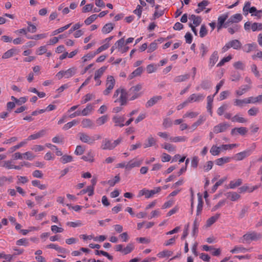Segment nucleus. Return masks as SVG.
Segmentation results:
<instances>
[{
    "instance_id": "obj_1",
    "label": "nucleus",
    "mask_w": 262,
    "mask_h": 262,
    "mask_svg": "<svg viewBox=\"0 0 262 262\" xmlns=\"http://www.w3.org/2000/svg\"><path fill=\"white\" fill-rule=\"evenodd\" d=\"M128 98V95L126 91L121 88L117 89L114 92L113 98L114 102H119L121 106L126 105Z\"/></svg>"
},
{
    "instance_id": "obj_2",
    "label": "nucleus",
    "mask_w": 262,
    "mask_h": 262,
    "mask_svg": "<svg viewBox=\"0 0 262 262\" xmlns=\"http://www.w3.org/2000/svg\"><path fill=\"white\" fill-rule=\"evenodd\" d=\"M262 235L260 233L255 231L248 232L244 234L242 238L241 242L243 243H250L252 241H257L260 239Z\"/></svg>"
},
{
    "instance_id": "obj_3",
    "label": "nucleus",
    "mask_w": 262,
    "mask_h": 262,
    "mask_svg": "<svg viewBox=\"0 0 262 262\" xmlns=\"http://www.w3.org/2000/svg\"><path fill=\"white\" fill-rule=\"evenodd\" d=\"M79 140L83 143H87L89 145H92L95 143L97 140L101 138L99 135H95L94 136H91L87 133L80 132L78 134Z\"/></svg>"
},
{
    "instance_id": "obj_4",
    "label": "nucleus",
    "mask_w": 262,
    "mask_h": 262,
    "mask_svg": "<svg viewBox=\"0 0 262 262\" xmlns=\"http://www.w3.org/2000/svg\"><path fill=\"white\" fill-rule=\"evenodd\" d=\"M142 89L141 84H138L132 86L128 90L127 93L128 98L130 100H134L140 97L142 93L140 91Z\"/></svg>"
},
{
    "instance_id": "obj_5",
    "label": "nucleus",
    "mask_w": 262,
    "mask_h": 262,
    "mask_svg": "<svg viewBox=\"0 0 262 262\" xmlns=\"http://www.w3.org/2000/svg\"><path fill=\"white\" fill-rule=\"evenodd\" d=\"M77 69L75 67H72L67 70H61L56 74V77L60 80L63 78L69 79L73 77L76 73Z\"/></svg>"
},
{
    "instance_id": "obj_6",
    "label": "nucleus",
    "mask_w": 262,
    "mask_h": 262,
    "mask_svg": "<svg viewBox=\"0 0 262 262\" xmlns=\"http://www.w3.org/2000/svg\"><path fill=\"white\" fill-rule=\"evenodd\" d=\"M116 81L113 76H108L106 78L105 82V89L103 91V94L104 96L109 95L115 87Z\"/></svg>"
},
{
    "instance_id": "obj_7",
    "label": "nucleus",
    "mask_w": 262,
    "mask_h": 262,
    "mask_svg": "<svg viewBox=\"0 0 262 262\" xmlns=\"http://www.w3.org/2000/svg\"><path fill=\"white\" fill-rule=\"evenodd\" d=\"M161 190V188L160 187H156L150 190L144 188L139 191L138 196L141 197V196L145 195L146 198L148 199L152 197L154 194L159 192Z\"/></svg>"
},
{
    "instance_id": "obj_8",
    "label": "nucleus",
    "mask_w": 262,
    "mask_h": 262,
    "mask_svg": "<svg viewBox=\"0 0 262 262\" xmlns=\"http://www.w3.org/2000/svg\"><path fill=\"white\" fill-rule=\"evenodd\" d=\"M135 247L133 243L128 244L125 248L123 245L118 244L115 246V249L116 251L121 252L123 255H126L131 253L134 249Z\"/></svg>"
},
{
    "instance_id": "obj_9",
    "label": "nucleus",
    "mask_w": 262,
    "mask_h": 262,
    "mask_svg": "<svg viewBox=\"0 0 262 262\" xmlns=\"http://www.w3.org/2000/svg\"><path fill=\"white\" fill-rule=\"evenodd\" d=\"M143 159L137 158H134L127 162V168L128 170H131L135 167H139L142 164Z\"/></svg>"
},
{
    "instance_id": "obj_10",
    "label": "nucleus",
    "mask_w": 262,
    "mask_h": 262,
    "mask_svg": "<svg viewBox=\"0 0 262 262\" xmlns=\"http://www.w3.org/2000/svg\"><path fill=\"white\" fill-rule=\"evenodd\" d=\"M157 145V140L152 135L149 136L145 140L143 146L144 148H147Z\"/></svg>"
},
{
    "instance_id": "obj_11",
    "label": "nucleus",
    "mask_w": 262,
    "mask_h": 262,
    "mask_svg": "<svg viewBox=\"0 0 262 262\" xmlns=\"http://www.w3.org/2000/svg\"><path fill=\"white\" fill-rule=\"evenodd\" d=\"M229 126V125L227 123H220L214 126L213 129V133L215 134H219L220 133L224 132Z\"/></svg>"
},
{
    "instance_id": "obj_12",
    "label": "nucleus",
    "mask_w": 262,
    "mask_h": 262,
    "mask_svg": "<svg viewBox=\"0 0 262 262\" xmlns=\"http://www.w3.org/2000/svg\"><path fill=\"white\" fill-rule=\"evenodd\" d=\"M205 97V96L202 94H193L188 97L187 100L189 103L192 102H200L203 101Z\"/></svg>"
},
{
    "instance_id": "obj_13",
    "label": "nucleus",
    "mask_w": 262,
    "mask_h": 262,
    "mask_svg": "<svg viewBox=\"0 0 262 262\" xmlns=\"http://www.w3.org/2000/svg\"><path fill=\"white\" fill-rule=\"evenodd\" d=\"M94 157L95 152L92 150H90L85 155L81 157V159L84 161L92 163L95 161Z\"/></svg>"
},
{
    "instance_id": "obj_14",
    "label": "nucleus",
    "mask_w": 262,
    "mask_h": 262,
    "mask_svg": "<svg viewBox=\"0 0 262 262\" xmlns=\"http://www.w3.org/2000/svg\"><path fill=\"white\" fill-rule=\"evenodd\" d=\"M46 134V129H41L39 132L35 133L33 134L30 135L28 138V140H36L39 139L41 137H42Z\"/></svg>"
},
{
    "instance_id": "obj_15",
    "label": "nucleus",
    "mask_w": 262,
    "mask_h": 262,
    "mask_svg": "<svg viewBox=\"0 0 262 262\" xmlns=\"http://www.w3.org/2000/svg\"><path fill=\"white\" fill-rule=\"evenodd\" d=\"M101 148L103 150H112L113 149L112 142L108 139H104L102 142Z\"/></svg>"
},
{
    "instance_id": "obj_16",
    "label": "nucleus",
    "mask_w": 262,
    "mask_h": 262,
    "mask_svg": "<svg viewBox=\"0 0 262 262\" xmlns=\"http://www.w3.org/2000/svg\"><path fill=\"white\" fill-rule=\"evenodd\" d=\"M250 155L251 152L249 150H245L235 154L234 159L237 161H241Z\"/></svg>"
},
{
    "instance_id": "obj_17",
    "label": "nucleus",
    "mask_w": 262,
    "mask_h": 262,
    "mask_svg": "<svg viewBox=\"0 0 262 262\" xmlns=\"http://www.w3.org/2000/svg\"><path fill=\"white\" fill-rule=\"evenodd\" d=\"M243 16L241 14L237 13L231 16L226 22V24L237 23L242 20Z\"/></svg>"
},
{
    "instance_id": "obj_18",
    "label": "nucleus",
    "mask_w": 262,
    "mask_h": 262,
    "mask_svg": "<svg viewBox=\"0 0 262 262\" xmlns=\"http://www.w3.org/2000/svg\"><path fill=\"white\" fill-rule=\"evenodd\" d=\"M46 248L49 249H54L60 253L63 254L67 252V251L66 249L61 247L59 246L58 245L55 244H50L49 245H48L46 246Z\"/></svg>"
},
{
    "instance_id": "obj_19",
    "label": "nucleus",
    "mask_w": 262,
    "mask_h": 262,
    "mask_svg": "<svg viewBox=\"0 0 262 262\" xmlns=\"http://www.w3.org/2000/svg\"><path fill=\"white\" fill-rule=\"evenodd\" d=\"M219 59L218 53L217 51H214L209 58V66L212 68L214 66Z\"/></svg>"
},
{
    "instance_id": "obj_20",
    "label": "nucleus",
    "mask_w": 262,
    "mask_h": 262,
    "mask_svg": "<svg viewBox=\"0 0 262 262\" xmlns=\"http://www.w3.org/2000/svg\"><path fill=\"white\" fill-rule=\"evenodd\" d=\"M94 110V106L91 104H88L86 107L80 111L81 116H86L91 114Z\"/></svg>"
},
{
    "instance_id": "obj_21",
    "label": "nucleus",
    "mask_w": 262,
    "mask_h": 262,
    "mask_svg": "<svg viewBox=\"0 0 262 262\" xmlns=\"http://www.w3.org/2000/svg\"><path fill=\"white\" fill-rule=\"evenodd\" d=\"M113 120L116 126H119L122 127L124 126V124L123 123L124 118L123 117L116 116L113 118Z\"/></svg>"
},
{
    "instance_id": "obj_22",
    "label": "nucleus",
    "mask_w": 262,
    "mask_h": 262,
    "mask_svg": "<svg viewBox=\"0 0 262 262\" xmlns=\"http://www.w3.org/2000/svg\"><path fill=\"white\" fill-rule=\"evenodd\" d=\"M162 99L161 96H156L151 98L146 103V107H149L155 104L158 101Z\"/></svg>"
},
{
    "instance_id": "obj_23",
    "label": "nucleus",
    "mask_w": 262,
    "mask_h": 262,
    "mask_svg": "<svg viewBox=\"0 0 262 262\" xmlns=\"http://www.w3.org/2000/svg\"><path fill=\"white\" fill-rule=\"evenodd\" d=\"M81 126L83 128H92L94 127V124L91 119L84 118L81 121Z\"/></svg>"
},
{
    "instance_id": "obj_24",
    "label": "nucleus",
    "mask_w": 262,
    "mask_h": 262,
    "mask_svg": "<svg viewBox=\"0 0 262 262\" xmlns=\"http://www.w3.org/2000/svg\"><path fill=\"white\" fill-rule=\"evenodd\" d=\"M4 166L8 169H15L17 170H19L21 169V166L18 165H15L13 163V162L12 160H8L5 161Z\"/></svg>"
},
{
    "instance_id": "obj_25",
    "label": "nucleus",
    "mask_w": 262,
    "mask_h": 262,
    "mask_svg": "<svg viewBox=\"0 0 262 262\" xmlns=\"http://www.w3.org/2000/svg\"><path fill=\"white\" fill-rule=\"evenodd\" d=\"M251 89V85H245L242 86L239 89L235 91V94L237 96H240L248 91Z\"/></svg>"
},
{
    "instance_id": "obj_26",
    "label": "nucleus",
    "mask_w": 262,
    "mask_h": 262,
    "mask_svg": "<svg viewBox=\"0 0 262 262\" xmlns=\"http://www.w3.org/2000/svg\"><path fill=\"white\" fill-rule=\"evenodd\" d=\"M173 254V252L168 250H164L162 251L159 252L157 254V256L160 258L169 257Z\"/></svg>"
},
{
    "instance_id": "obj_27",
    "label": "nucleus",
    "mask_w": 262,
    "mask_h": 262,
    "mask_svg": "<svg viewBox=\"0 0 262 262\" xmlns=\"http://www.w3.org/2000/svg\"><path fill=\"white\" fill-rule=\"evenodd\" d=\"M187 140V138L186 136L170 137L169 138V141L174 143L184 142Z\"/></svg>"
},
{
    "instance_id": "obj_28",
    "label": "nucleus",
    "mask_w": 262,
    "mask_h": 262,
    "mask_svg": "<svg viewBox=\"0 0 262 262\" xmlns=\"http://www.w3.org/2000/svg\"><path fill=\"white\" fill-rule=\"evenodd\" d=\"M230 48H232L235 50L240 49L242 47L241 42L237 39H234L228 42Z\"/></svg>"
},
{
    "instance_id": "obj_29",
    "label": "nucleus",
    "mask_w": 262,
    "mask_h": 262,
    "mask_svg": "<svg viewBox=\"0 0 262 262\" xmlns=\"http://www.w3.org/2000/svg\"><path fill=\"white\" fill-rule=\"evenodd\" d=\"M214 96V95L208 96L207 98V110L211 116H212V114H213L212 110V102L213 101Z\"/></svg>"
},
{
    "instance_id": "obj_30",
    "label": "nucleus",
    "mask_w": 262,
    "mask_h": 262,
    "mask_svg": "<svg viewBox=\"0 0 262 262\" xmlns=\"http://www.w3.org/2000/svg\"><path fill=\"white\" fill-rule=\"evenodd\" d=\"M231 158L228 157H224L217 159L215 161V164L219 166H222L225 163L229 162Z\"/></svg>"
},
{
    "instance_id": "obj_31",
    "label": "nucleus",
    "mask_w": 262,
    "mask_h": 262,
    "mask_svg": "<svg viewBox=\"0 0 262 262\" xmlns=\"http://www.w3.org/2000/svg\"><path fill=\"white\" fill-rule=\"evenodd\" d=\"M208 4V2L206 0L203 1L202 2L199 3L198 5V8L195 10V12L196 13H200L205 8V7H206Z\"/></svg>"
},
{
    "instance_id": "obj_32",
    "label": "nucleus",
    "mask_w": 262,
    "mask_h": 262,
    "mask_svg": "<svg viewBox=\"0 0 262 262\" xmlns=\"http://www.w3.org/2000/svg\"><path fill=\"white\" fill-rule=\"evenodd\" d=\"M143 71V69L142 67H138L129 75V79H132L136 76H140L142 73Z\"/></svg>"
},
{
    "instance_id": "obj_33",
    "label": "nucleus",
    "mask_w": 262,
    "mask_h": 262,
    "mask_svg": "<svg viewBox=\"0 0 262 262\" xmlns=\"http://www.w3.org/2000/svg\"><path fill=\"white\" fill-rule=\"evenodd\" d=\"M248 101V98L243 99H235L234 100V105L242 107L244 104H249Z\"/></svg>"
},
{
    "instance_id": "obj_34",
    "label": "nucleus",
    "mask_w": 262,
    "mask_h": 262,
    "mask_svg": "<svg viewBox=\"0 0 262 262\" xmlns=\"http://www.w3.org/2000/svg\"><path fill=\"white\" fill-rule=\"evenodd\" d=\"M235 131H236L239 134L241 135H245L247 133L248 130L247 128L244 127L234 128L232 129L231 134L232 135H234Z\"/></svg>"
},
{
    "instance_id": "obj_35",
    "label": "nucleus",
    "mask_w": 262,
    "mask_h": 262,
    "mask_svg": "<svg viewBox=\"0 0 262 262\" xmlns=\"http://www.w3.org/2000/svg\"><path fill=\"white\" fill-rule=\"evenodd\" d=\"M220 213H216L215 215L212 216L209 218L206 222V225L207 227H210L213 224H214L220 217Z\"/></svg>"
},
{
    "instance_id": "obj_36",
    "label": "nucleus",
    "mask_w": 262,
    "mask_h": 262,
    "mask_svg": "<svg viewBox=\"0 0 262 262\" xmlns=\"http://www.w3.org/2000/svg\"><path fill=\"white\" fill-rule=\"evenodd\" d=\"M15 54H16V50L14 49H11L3 54L2 58L8 59L12 57Z\"/></svg>"
},
{
    "instance_id": "obj_37",
    "label": "nucleus",
    "mask_w": 262,
    "mask_h": 262,
    "mask_svg": "<svg viewBox=\"0 0 262 262\" xmlns=\"http://www.w3.org/2000/svg\"><path fill=\"white\" fill-rule=\"evenodd\" d=\"M190 77V75L188 74L180 75L176 76L174 79L173 81L174 82H181L185 81L186 80L189 79Z\"/></svg>"
},
{
    "instance_id": "obj_38",
    "label": "nucleus",
    "mask_w": 262,
    "mask_h": 262,
    "mask_svg": "<svg viewBox=\"0 0 262 262\" xmlns=\"http://www.w3.org/2000/svg\"><path fill=\"white\" fill-rule=\"evenodd\" d=\"M221 151V146H217L216 145H213L210 149V152L213 156L219 155Z\"/></svg>"
},
{
    "instance_id": "obj_39",
    "label": "nucleus",
    "mask_w": 262,
    "mask_h": 262,
    "mask_svg": "<svg viewBox=\"0 0 262 262\" xmlns=\"http://www.w3.org/2000/svg\"><path fill=\"white\" fill-rule=\"evenodd\" d=\"M114 28L113 25L112 23L105 24L102 29V32L104 34H107L111 32Z\"/></svg>"
},
{
    "instance_id": "obj_40",
    "label": "nucleus",
    "mask_w": 262,
    "mask_h": 262,
    "mask_svg": "<svg viewBox=\"0 0 262 262\" xmlns=\"http://www.w3.org/2000/svg\"><path fill=\"white\" fill-rule=\"evenodd\" d=\"M107 67L103 66L96 70L95 72L94 77L97 78H100L103 75L105 70L107 69Z\"/></svg>"
},
{
    "instance_id": "obj_41",
    "label": "nucleus",
    "mask_w": 262,
    "mask_h": 262,
    "mask_svg": "<svg viewBox=\"0 0 262 262\" xmlns=\"http://www.w3.org/2000/svg\"><path fill=\"white\" fill-rule=\"evenodd\" d=\"M227 196L232 201H235L240 198V195L236 192H228Z\"/></svg>"
},
{
    "instance_id": "obj_42",
    "label": "nucleus",
    "mask_w": 262,
    "mask_h": 262,
    "mask_svg": "<svg viewBox=\"0 0 262 262\" xmlns=\"http://www.w3.org/2000/svg\"><path fill=\"white\" fill-rule=\"evenodd\" d=\"M162 147L167 150L168 152H173L176 150V147L171 144L164 143L161 145Z\"/></svg>"
},
{
    "instance_id": "obj_43",
    "label": "nucleus",
    "mask_w": 262,
    "mask_h": 262,
    "mask_svg": "<svg viewBox=\"0 0 262 262\" xmlns=\"http://www.w3.org/2000/svg\"><path fill=\"white\" fill-rule=\"evenodd\" d=\"M242 184V180L241 179H238L235 180L231 181L229 183V187L231 189L235 188V187L240 186Z\"/></svg>"
},
{
    "instance_id": "obj_44",
    "label": "nucleus",
    "mask_w": 262,
    "mask_h": 262,
    "mask_svg": "<svg viewBox=\"0 0 262 262\" xmlns=\"http://www.w3.org/2000/svg\"><path fill=\"white\" fill-rule=\"evenodd\" d=\"M190 19L193 21V23L195 26H199L202 21V19L200 16H196L193 14L190 16Z\"/></svg>"
},
{
    "instance_id": "obj_45",
    "label": "nucleus",
    "mask_w": 262,
    "mask_h": 262,
    "mask_svg": "<svg viewBox=\"0 0 262 262\" xmlns=\"http://www.w3.org/2000/svg\"><path fill=\"white\" fill-rule=\"evenodd\" d=\"M79 123V121L76 119H74L72 120L71 122H69L67 123V124H64L63 127V129L64 130H68L71 127H72L73 126L77 125Z\"/></svg>"
},
{
    "instance_id": "obj_46",
    "label": "nucleus",
    "mask_w": 262,
    "mask_h": 262,
    "mask_svg": "<svg viewBox=\"0 0 262 262\" xmlns=\"http://www.w3.org/2000/svg\"><path fill=\"white\" fill-rule=\"evenodd\" d=\"M256 44L255 43H248L245 46L244 51L246 53H249L256 48Z\"/></svg>"
},
{
    "instance_id": "obj_47",
    "label": "nucleus",
    "mask_w": 262,
    "mask_h": 262,
    "mask_svg": "<svg viewBox=\"0 0 262 262\" xmlns=\"http://www.w3.org/2000/svg\"><path fill=\"white\" fill-rule=\"evenodd\" d=\"M71 25V24H69L62 27L59 28L58 29L53 31L52 33V35L54 36L60 33L63 32L64 30L68 29L70 27Z\"/></svg>"
},
{
    "instance_id": "obj_48",
    "label": "nucleus",
    "mask_w": 262,
    "mask_h": 262,
    "mask_svg": "<svg viewBox=\"0 0 262 262\" xmlns=\"http://www.w3.org/2000/svg\"><path fill=\"white\" fill-rule=\"evenodd\" d=\"M32 184L33 186L37 187L40 190H45L47 188V185L45 184H41L39 180H35L32 181Z\"/></svg>"
},
{
    "instance_id": "obj_49",
    "label": "nucleus",
    "mask_w": 262,
    "mask_h": 262,
    "mask_svg": "<svg viewBox=\"0 0 262 262\" xmlns=\"http://www.w3.org/2000/svg\"><path fill=\"white\" fill-rule=\"evenodd\" d=\"M108 120L107 115H103L96 120V123L98 125H102L106 122Z\"/></svg>"
},
{
    "instance_id": "obj_50",
    "label": "nucleus",
    "mask_w": 262,
    "mask_h": 262,
    "mask_svg": "<svg viewBox=\"0 0 262 262\" xmlns=\"http://www.w3.org/2000/svg\"><path fill=\"white\" fill-rule=\"evenodd\" d=\"M246 251H247V249L242 246H235L230 251L232 253H236L239 252L244 253Z\"/></svg>"
},
{
    "instance_id": "obj_51",
    "label": "nucleus",
    "mask_w": 262,
    "mask_h": 262,
    "mask_svg": "<svg viewBox=\"0 0 262 262\" xmlns=\"http://www.w3.org/2000/svg\"><path fill=\"white\" fill-rule=\"evenodd\" d=\"M60 161L63 164H66L72 162L73 161V157L70 155H64L60 158Z\"/></svg>"
},
{
    "instance_id": "obj_52",
    "label": "nucleus",
    "mask_w": 262,
    "mask_h": 262,
    "mask_svg": "<svg viewBox=\"0 0 262 262\" xmlns=\"http://www.w3.org/2000/svg\"><path fill=\"white\" fill-rule=\"evenodd\" d=\"M248 103H261L260 95L257 96V97H250L248 98Z\"/></svg>"
},
{
    "instance_id": "obj_53",
    "label": "nucleus",
    "mask_w": 262,
    "mask_h": 262,
    "mask_svg": "<svg viewBox=\"0 0 262 262\" xmlns=\"http://www.w3.org/2000/svg\"><path fill=\"white\" fill-rule=\"evenodd\" d=\"M67 225L71 227L75 228L82 226L83 224L81 221L77 220L76 222H68L67 223Z\"/></svg>"
},
{
    "instance_id": "obj_54",
    "label": "nucleus",
    "mask_w": 262,
    "mask_h": 262,
    "mask_svg": "<svg viewBox=\"0 0 262 262\" xmlns=\"http://www.w3.org/2000/svg\"><path fill=\"white\" fill-rule=\"evenodd\" d=\"M98 17L97 14H93L88 17L85 20L84 23L86 25H90L94 22Z\"/></svg>"
},
{
    "instance_id": "obj_55",
    "label": "nucleus",
    "mask_w": 262,
    "mask_h": 262,
    "mask_svg": "<svg viewBox=\"0 0 262 262\" xmlns=\"http://www.w3.org/2000/svg\"><path fill=\"white\" fill-rule=\"evenodd\" d=\"M96 56V54L94 52H90L88 53L86 55L83 56L81 58L82 62H85L86 61L91 60L93 58H94Z\"/></svg>"
},
{
    "instance_id": "obj_56",
    "label": "nucleus",
    "mask_w": 262,
    "mask_h": 262,
    "mask_svg": "<svg viewBox=\"0 0 262 262\" xmlns=\"http://www.w3.org/2000/svg\"><path fill=\"white\" fill-rule=\"evenodd\" d=\"M232 122H239V123H245L247 122V120L242 117H240L238 115H235L231 119Z\"/></svg>"
},
{
    "instance_id": "obj_57",
    "label": "nucleus",
    "mask_w": 262,
    "mask_h": 262,
    "mask_svg": "<svg viewBox=\"0 0 262 262\" xmlns=\"http://www.w3.org/2000/svg\"><path fill=\"white\" fill-rule=\"evenodd\" d=\"M115 45L116 48H117L118 51L119 52L125 45L124 38H121V39L117 41Z\"/></svg>"
},
{
    "instance_id": "obj_58",
    "label": "nucleus",
    "mask_w": 262,
    "mask_h": 262,
    "mask_svg": "<svg viewBox=\"0 0 262 262\" xmlns=\"http://www.w3.org/2000/svg\"><path fill=\"white\" fill-rule=\"evenodd\" d=\"M227 180L226 177H224L220 180H219L213 186L212 188V192H214L216 189H217L218 187L222 185L226 180Z\"/></svg>"
},
{
    "instance_id": "obj_59",
    "label": "nucleus",
    "mask_w": 262,
    "mask_h": 262,
    "mask_svg": "<svg viewBox=\"0 0 262 262\" xmlns=\"http://www.w3.org/2000/svg\"><path fill=\"white\" fill-rule=\"evenodd\" d=\"M221 146L222 150H227L237 147L238 146V145L237 144H223Z\"/></svg>"
},
{
    "instance_id": "obj_60",
    "label": "nucleus",
    "mask_w": 262,
    "mask_h": 262,
    "mask_svg": "<svg viewBox=\"0 0 262 262\" xmlns=\"http://www.w3.org/2000/svg\"><path fill=\"white\" fill-rule=\"evenodd\" d=\"M203 202L201 197H199L198 199V203L197 205V209H196V215H199L203 209Z\"/></svg>"
},
{
    "instance_id": "obj_61",
    "label": "nucleus",
    "mask_w": 262,
    "mask_h": 262,
    "mask_svg": "<svg viewBox=\"0 0 262 262\" xmlns=\"http://www.w3.org/2000/svg\"><path fill=\"white\" fill-rule=\"evenodd\" d=\"M251 30L253 32L262 30V23H254L251 25Z\"/></svg>"
},
{
    "instance_id": "obj_62",
    "label": "nucleus",
    "mask_w": 262,
    "mask_h": 262,
    "mask_svg": "<svg viewBox=\"0 0 262 262\" xmlns=\"http://www.w3.org/2000/svg\"><path fill=\"white\" fill-rule=\"evenodd\" d=\"M228 105L227 104H224L219 107L217 110V114L219 116H222L224 112L228 108Z\"/></svg>"
},
{
    "instance_id": "obj_63",
    "label": "nucleus",
    "mask_w": 262,
    "mask_h": 262,
    "mask_svg": "<svg viewBox=\"0 0 262 262\" xmlns=\"http://www.w3.org/2000/svg\"><path fill=\"white\" fill-rule=\"evenodd\" d=\"M228 17V14H223L220 16H219L217 18V23L224 25L225 21L227 20V19Z\"/></svg>"
},
{
    "instance_id": "obj_64",
    "label": "nucleus",
    "mask_w": 262,
    "mask_h": 262,
    "mask_svg": "<svg viewBox=\"0 0 262 262\" xmlns=\"http://www.w3.org/2000/svg\"><path fill=\"white\" fill-rule=\"evenodd\" d=\"M157 69V66L155 64H148L146 67V71L148 73L150 74L156 72Z\"/></svg>"
}]
</instances>
